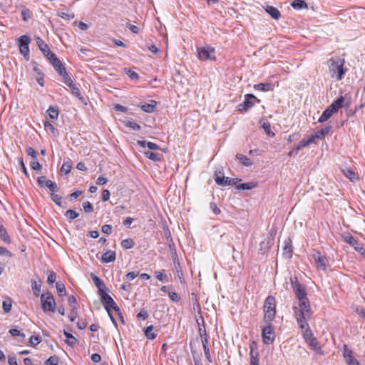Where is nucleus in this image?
Returning <instances> with one entry per match:
<instances>
[{"label": "nucleus", "instance_id": "37998d69", "mask_svg": "<svg viewBox=\"0 0 365 365\" xmlns=\"http://www.w3.org/2000/svg\"><path fill=\"white\" fill-rule=\"evenodd\" d=\"M59 358L56 355L50 356L45 361V365H58Z\"/></svg>", "mask_w": 365, "mask_h": 365}, {"label": "nucleus", "instance_id": "aec40b11", "mask_svg": "<svg viewBox=\"0 0 365 365\" xmlns=\"http://www.w3.org/2000/svg\"><path fill=\"white\" fill-rule=\"evenodd\" d=\"M274 84L272 83H261L255 84L254 88L260 91H272L274 89Z\"/></svg>", "mask_w": 365, "mask_h": 365}, {"label": "nucleus", "instance_id": "5fc2aeb1", "mask_svg": "<svg viewBox=\"0 0 365 365\" xmlns=\"http://www.w3.org/2000/svg\"><path fill=\"white\" fill-rule=\"evenodd\" d=\"M9 333L13 336H21L23 339L26 336V335L24 333H21L18 329H11Z\"/></svg>", "mask_w": 365, "mask_h": 365}, {"label": "nucleus", "instance_id": "bb28decb", "mask_svg": "<svg viewBox=\"0 0 365 365\" xmlns=\"http://www.w3.org/2000/svg\"><path fill=\"white\" fill-rule=\"evenodd\" d=\"M63 335L66 337V342L67 343L68 345H69L70 346H74L77 343H78V341L77 339H76V337H74L71 334H70L69 332L66 331H63Z\"/></svg>", "mask_w": 365, "mask_h": 365}, {"label": "nucleus", "instance_id": "f257e3e1", "mask_svg": "<svg viewBox=\"0 0 365 365\" xmlns=\"http://www.w3.org/2000/svg\"><path fill=\"white\" fill-rule=\"evenodd\" d=\"M344 60L338 58H331L328 61V66L331 78L336 76L337 80H341L346 72V69L344 68Z\"/></svg>", "mask_w": 365, "mask_h": 365}, {"label": "nucleus", "instance_id": "3c124183", "mask_svg": "<svg viewBox=\"0 0 365 365\" xmlns=\"http://www.w3.org/2000/svg\"><path fill=\"white\" fill-rule=\"evenodd\" d=\"M60 76L63 77L64 83L66 86H68V87H71L72 85L74 84L73 83L72 79L70 78V76H68L67 72H66V75L65 74H62V75H60Z\"/></svg>", "mask_w": 365, "mask_h": 365}, {"label": "nucleus", "instance_id": "e433bc0d", "mask_svg": "<svg viewBox=\"0 0 365 365\" xmlns=\"http://www.w3.org/2000/svg\"><path fill=\"white\" fill-rule=\"evenodd\" d=\"M56 288L58 292V294L60 297H63L66 295V289L64 284L61 282H57L56 283Z\"/></svg>", "mask_w": 365, "mask_h": 365}, {"label": "nucleus", "instance_id": "c03bdc74", "mask_svg": "<svg viewBox=\"0 0 365 365\" xmlns=\"http://www.w3.org/2000/svg\"><path fill=\"white\" fill-rule=\"evenodd\" d=\"M258 353L254 354V351L251 349L250 351V365H259Z\"/></svg>", "mask_w": 365, "mask_h": 365}, {"label": "nucleus", "instance_id": "c9c22d12", "mask_svg": "<svg viewBox=\"0 0 365 365\" xmlns=\"http://www.w3.org/2000/svg\"><path fill=\"white\" fill-rule=\"evenodd\" d=\"M2 308L5 313H9L11 312L12 308V302L9 297H7L2 302Z\"/></svg>", "mask_w": 365, "mask_h": 365}, {"label": "nucleus", "instance_id": "79ce46f5", "mask_svg": "<svg viewBox=\"0 0 365 365\" xmlns=\"http://www.w3.org/2000/svg\"><path fill=\"white\" fill-rule=\"evenodd\" d=\"M69 88H70L71 93L73 96L77 97L79 100H83V98L81 96V91H80L78 87L76 84L72 85Z\"/></svg>", "mask_w": 365, "mask_h": 365}, {"label": "nucleus", "instance_id": "423d86ee", "mask_svg": "<svg viewBox=\"0 0 365 365\" xmlns=\"http://www.w3.org/2000/svg\"><path fill=\"white\" fill-rule=\"evenodd\" d=\"M255 101L260 102L256 96L252 93L245 96V101L237 106V110L240 112H247L255 106Z\"/></svg>", "mask_w": 365, "mask_h": 365}, {"label": "nucleus", "instance_id": "412c9836", "mask_svg": "<svg viewBox=\"0 0 365 365\" xmlns=\"http://www.w3.org/2000/svg\"><path fill=\"white\" fill-rule=\"evenodd\" d=\"M264 9H265V11L267 14H269L272 19H274L275 20H278L281 16V14H280L279 11L274 6H266V7H264Z\"/></svg>", "mask_w": 365, "mask_h": 365}, {"label": "nucleus", "instance_id": "4468645a", "mask_svg": "<svg viewBox=\"0 0 365 365\" xmlns=\"http://www.w3.org/2000/svg\"><path fill=\"white\" fill-rule=\"evenodd\" d=\"M37 183L41 187H48L51 192H58V190L57 185L51 180H47L46 176L38 177L37 178Z\"/></svg>", "mask_w": 365, "mask_h": 365}, {"label": "nucleus", "instance_id": "a878e982", "mask_svg": "<svg viewBox=\"0 0 365 365\" xmlns=\"http://www.w3.org/2000/svg\"><path fill=\"white\" fill-rule=\"evenodd\" d=\"M236 158L242 165L246 167L251 166L253 163L250 158L242 154H237Z\"/></svg>", "mask_w": 365, "mask_h": 365}, {"label": "nucleus", "instance_id": "0eeeda50", "mask_svg": "<svg viewBox=\"0 0 365 365\" xmlns=\"http://www.w3.org/2000/svg\"><path fill=\"white\" fill-rule=\"evenodd\" d=\"M31 41L30 36L27 35L21 36L18 38V46L19 47L20 53L28 60L29 57V43Z\"/></svg>", "mask_w": 365, "mask_h": 365}, {"label": "nucleus", "instance_id": "a18cd8bd", "mask_svg": "<svg viewBox=\"0 0 365 365\" xmlns=\"http://www.w3.org/2000/svg\"><path fill=\"white\" fill-rule=\"evenodd\" d=\"M72 168L71 163L70 162L64 163L61 168V172L64 173L65 175L68 174Z\"/></svg>", "mask_w": 365, "mask_h": 365}, {"label": "nucleus", "instance_id": "1a4fd4ad", "mask_svg": "<svg viewBox=\"0 0 365 365\" xmlns=\"http://www.w3.org/2000/svg\"><path fill=\"white\" fill-rule=\"evenodd\" d=\"M291 284L293 290L299 301L307 299V293L304 287L299 282L297 277L294 279H291Z\"/></svg>", "mask_w": 365, "mask_h": 365}, {"label": "nucleus", "instance_id": "f704fd0d", "mask_svg": "<svg viewBox=\"0 0 365 365\" xmlns=\"http://www.w3.org/2000/svg\"><path fill=\"white\" fill-rule=\"evenodd\" d=\"M344 175L349 178L351 182H355L359 179L357 175L349 169L343 170Z\"/></svg>", "mask_w": 365, "mask_h": 365}, {"label": "nucleus", "instance_id": "9d476101", "mask_svg": "<svg viewBox=\"0 0 365 365\" xmlns=\"http://www.w3.org/2000/svg\"><path fill=\"white\" fill-rule=\"evenodd\" d=\"M303 336L306 342H307L316 352L322 353V349L319 346L317 339L313 336L311 329L305 330L303 333Z\"/></svg>", "mask_w": 365, "mask_h": 365}, {"label": "nucleus", "instance_id": "09e8293b", "mask_svg": "<svg viewBox=\"0 0 365 365\" xmlns=\"http://www.w3.org/2000/svg\"><path fill=\"white\" fill-rule=\"evenodd\" d=\"M83 207V210L84 211L86 212V213H91L93 211V205L88 202V201H86V202H84L82 205Z\"/></svg>", "mask_w": 365, "mask_h": 365}, {"label": "nucleus", "instance_id": "20e7f679", "mask_svg": "<svg viewBox=\"0 0 365 365\" xmlns=\"http://www.w3.org/2000/svg\"><path fill=\"white\" fill-rule=\"evenodd\" d=\"M102 304H103L107 312H109L110 309H114L118 314H120V309L115 302L113 299L106 293V292H101L99 294Z\"/></svg>", "mask_w": 365, "mask_h": 365}, {"label": "nucleus", "instance_id": "6e6552de", "mask_svg": "<svg viewBox=\"0 0 365 365\" xmlns=\"http://www.w3.org/2000/svg\"><path fill=\"white\" fill-rule=\"evenodd\" d=\"M267 326L264 327L262 329V337L264 344H271L274 342V328L271 324V322L267 323Z\"/></svg>", "mask_w": 365, "mask_h": 365}, {"label": "nucleus", "instance_id": "13d9d810", "mask_svg": "<svg viewBox=\"0 0 365 365\" xmlns=\"http://www.w3.org/2000/svg\"><path fill=\"white\" fill-rule=\"evenodd\" d=\"M68 302L71 308L72 307H76V308L78 307L76 299L73 295H71L68 297Z\"/></svg>", "mask_w": 365, "mask_h": 365}, {"label": "nucleus", "instance_id": "864d4df0", "mask_svg": "<svg viewBox=\"0 0 365 365\" xmlns=\"http://www.w3.org/2000/svg\"><path fill=\"white\" fill-rule=\"evenodd\" d=\"M77 314H78V308L72 307V309L71 310V312L68 314V318H69L71 322H74L75 321V319L77 317Z\"/></svg>", "mask_w": 365, "mask_h": 365}, {"label": "nucleus", "instance_id": "7c9ffc66", "mask_svg": "<svg viewBox=\"0 0 365 365\" xmlns=\"http://www.w3.org/2000/svg\"><path fill=\"white\" fill-rule=\"evenodd\" d=\"M51 200L58 206L65 208L66 207V202H64V205L62 204L63 197L54 192L51 193Z\"/></svg>", "mask_w": 365, "mask_h": 365}, {"label": "nucleus", "instance_id": "69168bd1", "mask_svg": "<svg viewBox=\"0 0 365 365\" xmlns=\"http://www.w3.org/2000/svg\"><path fill=\"white\" fill-rule=\"evenodd\" d=\"M26 153L28 155L31 156L33 159H36L37 156L36 151L31 147H29L26 149Z\"/></svg>", "mask_w": 365, "mask_h": 365}, {"label": "nucleus", "instance_id": "a211bd4d", "mask_svg": "<svg viewBox=\"0 0 365 365\" xmlns=\"http://www.w3.org/2000/svg\"><path fill=\"white\" fill-rule=\"evenodd\" d=\"M297 322L299 324V328L302 330H308L310 329L309 326L307 323V321L311 319V317H307V316L304 315V318L302 317L301 314H294Z\"/></svg>", "mask_w": 365, "mask_h": 365}, {"label": "nucleus", "instance_id": "052dcab7", "mask_svg": "<svg viewBox=\"0 0 365 365\" xmlns=\"http://www.w3.org/2000/svg\"><path fill=\"white\" fill-rule=\"evenodd\" d=\"M30 166L31 169L36 171H40L42 168L41 165L38 161H31Z\"/></svg>", "mask_w": 365, "mask_h": 365}, {"label": "nucleus", "instance_id": "603ef678", "mask_svg": "<svg viewBox=\"0 0 365 365\" xmlns=\"http://www.w3.org/2000/svg\"><path fill=\"white\" fill-rule=\"evenodd\" d=\"M21 16L24 21H27L31 18V12L29 9H24L21 11Z\"/></svg>", "mask_w": 365, "mask_h": 365}, {"label": "nucleus", "instance_id": "49530a36", "mask_svg": "<svg viewBox=\"0 0 365 365\" xmlns=\"http://www.w3.org/2000/svg\"><path fill=\"white\" fill-rule=\"evenodd\" d=\"M344 102V98L342 96H340L337 98L334 101L332 102V104L336 109H339L343 107V103Z\"/></svg>", "mask_w": 365, "mask_h": 365}, {"label": "nucleus", "instance_id": "c85d7f7f", "mask_svg": "<svg viewBox=\"0 0 365 365\" xmlns=\"http://www.w3.org/2000/svg\"><path fill=\"white\" fill-rule=\"evenodd\" d=\"M145 155L150 160L154 162H159L161 160L162 155L153 153L152 151H147L144 153Z\"/></svg>", "mask_w": 365, "mask_h": 365}, {"label": "nucleus", "instance_id": "6ab92c4d", "mask_svg": "<svg viewBox=\"0 0 365 365\" xmlns=\"http://www.w3.org/2000/svg\"><path fill=\"white\" fill-rule=\"evenodd\" d=\"M91 277L93 281V283L95 284L96 287L98 288V293L100 294L101 292H106V287L105 283L95 274L91 273Z\"/></svg>", "mask_w": 365, "mask_h": 365}, {"label": "nucleus", "instance_id": "a19ab883", "mask_svg": "<svg viewBox=\"0 0 365 365\" xmlns=\"http://www.w3.org/2000/svg\"><path fill=\"white\" fill-rule=\"evenodd\" d=\"M65 216L66 217L67 219H68L70 221H71V220L77 218L79 216V213L77 212L74 210H68L65 212Z\"/></svg>", "mask_w": 365, "mask_h": 365}, {"label": "nucleus", "instance_id": "b1692460", "mask_svg": "<svg viewBox=\"0 0 365 365\" xmlns=\"http://www.w3.org/2000/svg\"><path fill=\"white\" fill-rule=\"evenodd\" d=\"M31 289L33 290L34 294L36 297L40 296L41 287V280L38 279V281H36V280L32 279L31 281Z\"/></svg>", "mask_w": 365, "mask_h": 365}, {"label": "nucleus", "instance_id": "4c0bfd02", "mask_svg": "<svg viewBox=\"0 0 365 365\" xmlns=\"http://www.w3.org/2000/svg\"><path fill=\"white\" fill-rule=\"evenodd\" d=\"M0 238L6 243L10 242L9 236L3 225H0Z\"/></svg>", "mask_w": 365, "mask_h": 365}, {"label": "nucleus", "instance_id": "5701e85b", "mask_svg": "<svg viewBox=\"0 0 365 365\" xmlns=\"http://www.w3.org/2000/svg\"><path fill=\"white\" fill-rule=\"evenodd\" d=\"M157 103L155 101H150V103H144L140 105V108L146 113H151L154 112L155 108L156 107Z\"/></svg>", "mask_w": 365, "mask_h": 365}, {"label": "nucleus", "instance_id": "e2e57ef3", "mask_svg": "<svg viewBox=\"0 0 365 365\" xmlns=\"http://www.w3.org/2000/svg\"><path fill=\"white\" fill-rule=\"evenodd\" d=\"M58 15L61 18H63L64 19H67V20L72 19L75 17V15L73 13L68 14V13L61 12Z\"/></svg>", "mask_w": 365, "mask_h": 365}, {"label": "nucleus", "instance_id": "0e129e2a", "mask_svg": "<svg viewBox=\"0 0 365 365\" xmlns=\"http://www.w3.org/2000/svg\"><path fill=\"white\" fill-rule=\"evenodd\" d=\"M345 360L349 365H360L359 362L353 356V355Z\"/></svg>", "mask_w": 365, "mask_h": 365}, {"label": "nucleus", "instance_id": "f8f14e48", "mask_svg": "<svg viewBox=\"0 0 365 365\" xmlns=\"http://www.w3.org/2000/svg\"><path fill=\"white\" fill-rule=\"evenodd\" d=\"M214 178L215 180V182L218 185L221 186H227V185H234L237 183L238 181H240V179L238 178H231L229 177H225L224 175L218 176V173L217 172H215Z\"/></svg>", "mask_w": 365, "mask_h": 365}, {"label": "nucleus", "instance_id": "de8ad7c7", "mask_svg": "<svg viewBox=\"0 0 365 365\" xmlns=\"http://www.w3.org/2000/svg\"><path fill=\"white\" fill-rule=\"evenodd\" d=\"M125 73L132 80H138V78H139L138 74L136 72H135L134 71L131 70L130 68H125Z\"/></svg>", "mask_w": 365, "mask_h": 365}, {"label": "nucleus", "instance_id": "c756f323", "mask_svg": "<svg viewBox=\"0 0 365 365\" xmlns=\"http://www.w3.org/2000/svg\"><path fill=\"white\" fill-rule=\"evenodd\" d=\"M262 128L264 129L265 133L269 136H274V133L271 130V125L268 120H260Z\"/></svg>", "mask_w": 365, "mask_h": 365}, {"label": "nucleus", "instance_id": "bf43d9fd", "mask_svg": "<svg viewBox=\"0 0 365 365\" xmlns=\"http://www.w3.org/2000/svg\"><path fill=\"white\" fill-rule=\"evenodd\" d=\"M56 279V273L53 271H51L50 274H48V278H47V282L49 284H52L55 282Z\"/></svg>", "mask_w": 365, "mask_h": 365}, {"label": "nucleus", "instance_id": "ddd939ff", "mask_svg": "<svg viewBox=\"0 0 365 365\" xmlns=\"http://www.w3.org/2000/svg\"><path fill=\"white\" fill-rule=\"evenodd\" d=\"M35 41L38 47L48 60L54 56L55 54L51 51L48 46L41 38L37 36L35 38Z\"/></svg>", "mask_w": 365, "mask_h": 365}, {"label": "nucleus", "instance_id": "f3484780", "mask_svg": "<svg viewBox=\"0 0 365 365\" xmlns=\"http://www.w3.org/2000/svg\"><path fill=\"white\" fill-rule=\"evenodd\" d=\"M292 241L290 238H287L284 242V246L282 247V255L284 257L290 259L292 257Z\"/></svg>", "mask_w": 365, "mask_h": 365}, {"label": "nucleus", "instance_id": "6e6d98bb", "mask_svg": "<svg viewBox=\"0 0 365 365\" xmlns=\"http://www.w3.org/2000/svg\"><path fill=\"white\" fill-rule=\"evenodd\" d=\"M41 341V339L38 336H31L29 339L30 344L34 346L38 345Z\"/></svg>", "mask_w": 365, "mask_h": 365}, {"label": "nucleus", "instance_id": "7ed1b4c3", "mask_svg": "<svg viewBox=\"0 0 365 365\" xmlns=\"http://www.w3.org/2000/svg\"><path fill=\"white\" fill-rule=\"evenodd\" d=\"M41 302L43 312H56L55 299L52 294L49 292L41 295Z\"/></svg>", "mask_w": 365, "mask_h": 365}, {"label": "nucleus", "instance_id": "39448f33", "mask_svg": "<svg viewBox=\"0 0 365 365\" xmlns=\"http://www.w3.org/2000/svg\"><path fill=\"white\" fill-rule=\"evenodd\" d=\"M293 309L294 314H301L303 318H304V315L307 317H311L312 315V311L308 299L299 301V307L294 306Z\"/></svg>", "mask_w": 365, "mask_h": 365}, {"label": "nucleus", "instance_id": "4be33fe9", "mask_svg": "<svg viewBox=\"0 0 365 365\" xmlns=\"http://www.w3.org/2000/svg\"><path fill=\"white\" fill-rule=\"evenodd\" d=\"M115 260V252L111 250H108L103 254L101 261L104 263L112 262Z\"/></svg>", "mask_w": 365, "mask_h": 365}, {"label": "nucleus", "instance_id": "4d7b16f0", "mask_svg": "<svg viewBox=\"0 0 365 365\" xmlns=\"http://www.w3.org/2000/svg\"><path fill=\"white\" fill-rule=\"evenodd\" d=\"M352 351L348 348L347 345H344L343 356L344 359H346L347 358L351 357L352 356Z\"/></svg>", "mask_w": 365, "mask_h": 365}, {"label": "nucleus", "instance_id": "393cba45", "mask_svg": "<svg viewBox=\"0 0 365 365\" xmlns=\"http://www.w3.org/2000/svg\"><path fill=\"white\" fill-rule=\"evenodd\" d=\"M331 128V125H327L324 128L317 130L314 133V136H316L317 139H322L325 135H328L330 130Z\"/></svg>", "mask_w": 365, "mask_h": 365}, {"label": "nucleus", "instance_id": "72a5a7b5", "mask_svg": "<svg viewBox=\"0 0 365 365\" xmlns=\"http://www.w3.org/2000/svg\"><path fill=\"white\" fill-rule=\"evenodd\" d=\"M49 117L51 119L56 120L58 117L59 110L57 107L51 106L47 110Z\"/></svg>", "mask_w": 365, "mask_h": 365}, {"label": "nucleus", "instance_id": "9b49d317", "mask_svg": "<svg viewBox=\"0 0 365 365\" xmlns=\"http://www.w3.org/2000/svg\"><path fill=\"white\" fill-rule=\"evenodd\" d=\"M198 56L200 60H212L215 58V51L211 46H204L197 49Z\"/></svg>", "mask_w": 365, "mask_h": 365}, {"label": "nucleus", "instance_id": "f03ea898", "mask_svg": "<svg viewBox=\"0 0 365 365\" xmlns=\"http://www.w3.org/2000/svg\"><path fill=\"white\" fill-rule=\"evenodd\" d=\"M264 322L269 323L274 320L276 315V301L275 298L269 295L268 296L264 303Z\"/></svg>", "mask_w": 365, "mask_h": 365}, {"label": "nucleus", "instance_id": "680f3d73", "mask_svg": "<svg viewBox=\"0 0 365 365\" xmlns=\"http://www.w3.org/2000/svg\"><path fill=\"white\" fill-rule=\"evenodd\" d=\"M125 125L127 127H129V128L133 129V130H139L140 128V125H138V123H136L135 122H133V121H128L125 123Z\"/></svg>", "mask_w": 365, "mask_h": 365}, {"label": "nucleus", "instance_id": "8fccbe9b", "mask_svg": "<svg viewBox=\"0 0 365 365\" xmlns=\"http://www.w3.org/2000/svg\"><path fill=\"white\" fill-rule=\"evenodd\" d=\"M345 241L354 247H358V242L357 240L351 235H348L345 237Z\"/></svg>", "mask_w": 365, "mask_h": 365}, {"label": "nucleus", "instance_id": "2f4dec72", "mask_svg": "<svg viewBox=\"0 0 365 365\" xmlns=\"http://www.w3.org/2000/svg\"><path fill=\"white\" fill-rule=\"evenodd\" d=\"M257 185V183L255 182H245V183H241L237 185H236V188L237 190H251L254 187H255Z\"/></svg>", "mask_w": 365, "mask_h": 365}, {"label": "nucleus", "instance_id": "2eb2a0df", "mask_svg": "<svg viewBox=\"0 0 365 365\" xmlns=\"http://www.w3.org/2000/svg\"><path fill=\"white\" fill-rule=\"evenodd\" d=\"M48 61L59 75L66 74V68L63 66L61 61L56 57V55H54L53 57L49 58Z\"/></svg>", "mask_w": 365, "mask_h": 365}, {"label": "nucleus", "instance_id": "dca6fc26", "mask_svg": "<svg viewBox=\"0 0 365 365\" xmlns=\"http://www.w3.org/2000/svg\"><path fill=\"white\" fill-rule=\"evenodd\" d=\"M313 259L317 264V267L319 269L325 271L327 269V266L325 263V257H324L319 252L316 251L314 252Z\"/></svg>", "mask_w": 365, "mask_h": 365}, {"label": "nucleus", "instance_id": "cd10ccee", "mask_svg": "<svg viewBox=\"0 0 365 365\" xmlns=\"http://www.w3.org/2000/svg\"><path fill=\"white\" fill-rule=\"evenodd\" d=\"M291 6L294 9H302L303 8L308 9V5L304 0H294Z\"/></svg>", "mask_w": 365, "mask_h": 365}, {"label": "nucleus", "instance_id": "774afa93", "mask_svg": "<svg viewBox=\"0 0 365 365\" xmlns=\"http://www.w3.org/2000/svg\"><path fill=\"white\" fill-rule=\"evenodd\" d=\"M169 297L171 301L175 302H178L180 300V297H179L178 294L174 292H169Z\"/></svg>", "mask_w": 365, "mask_h": 365}, {"label": "nucleus", "instance_id": "473e14b6", "mask_svg": "<svg viewBox=\"0 0 365 365\" xmlns=\"http://www.w3.org/2000/svg\"><path fill=\"white\" fill-rule=\"evenodd\" d=\"M153 326L150 325L144 329V334L148 339H154L156 334L153 331Z\"/></svg>", "mask_w": 365, "mask_h": 365}, {"label": "nucleus", "instance_id": "ea45409f", "mask_svg": "<svg viewBox=\"0 0 365 365\" xmlns=\"http://www.w3.org/2000/svg\"><path fill=\"white\" fill-rule=\"evenodd\" d=\"M134 245H135V242L130 238L125 239V240H122V242H121V246L124 249H126V250L133 248L134 247Z\"/></svg>", "mask_w": 365, "mask_h": 365}, {"label": "nucleus", "instance_id": "338daca9", "mask_svg": "<svg viewBox=\"0 0 365 365\" xmlns=\"http://www.w3.org/2000/svg\"><path fill=\"white\" fill-rule=\"evenodd\" d=\"M102 232L104 234L110 235L112 232V226L110 225H104L102 226Z\"/></svg>", "mask_w": 365, "mask_h": 365}, {"label": "nucleus", "instance_id": "58836bf2", "mask_svg": "<svg viewBox=\"0 0 365 365\" xmlns=\"http://www.w3.org/2000/svg\"><path fill=\"white\" fill-rule=\"evenodd\" d=\"M331 115H332L331 111L329 110H327V108L323 111V113L321 115V116L319 117L318 121L319 123H324V122L327 121L329 118H331Z\"/></svg>", "mask_w": 365, "mask_h": 365}]
</instances>
